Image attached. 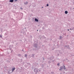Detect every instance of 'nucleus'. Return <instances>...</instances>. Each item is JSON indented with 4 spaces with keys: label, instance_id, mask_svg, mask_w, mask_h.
<instances>
[{
    "label": "nucleus",
    "instance_id": "1",
    "mask_svg": "<svg viewBox=\"0 0 74 74\" xmlns=\"http://www.w3.org/2000/svg\"><path fill=\"white\" fill-rule=\"evenodd\" d=\"M34 72L36 73V74H37V73H38V69L37 68H35L34 69Z\"/></svg>",
    "mask_w": 74,
    "mask_h": 74
},
{
    "label": "nucleus",
    "instance_id": "2",
    "mask_svg": "<svg viewBox=\"0 0 74 74\" xmlns=\"http://www.w3.org/2000/svg\"><path fill=\"white\" fill-rule=\"evenodd\" d=\"M34 47H36V48H37V47H38V45L37 44H34Z\"/></svg>",
    "mask_w": 74,
    "mask_h": 74
},
{
    "label": "nucleus",
    "instance_id": "3",
    "mask_svg": "<svg viewBox=\"0 0 74 74\" xmlns=\"http://www.w3.org/2000/svg\"><path fill=\"white\" fill-rule=\"evenodd\" d=\"M63 69V66H61L60 67V68L59 69V70L61 71V70H62V69Z\"/></svg>",
    "mask_w": 74,
    "mask_h": 74
},
{
    "label": "nucleus",
    "instance_id": "4",
    "mask_svg": "<svg viewBox=\"0 0 74 74\" xmlns=\"http://www.w3.org/2000/svg\"><path fill=\"white\" fill-rule=\"evenodd\" d=\"M8 71L9 74H11V73H12V72H11V70H9V71L8 70Z\"/></svg>",
    "mask_w": 74,
    "mask_h": 74
},
{
    "label": "nucleus",
    "instance_id": "5",
    "mask_svg": "<svg viewBox=\"0 0 74 74\" xmlns=\"http://www.w3.org/2000/svg\"><path fill=\"white\" fill-rule=\"evenodd\" d=\"M15 67L13 68L12 69V72L13 71H14V70H15Z\"/></svg>",
    "mask_w": 74,
    "mask_h": 74
},
{
    "label": "nucleus",
    "instance_id": "6",
    "mask_svg": "<svg viewBox=\"0 0 74 74\" xmlns=\"http://www.w3.org/2000/svg\"><path fill=\"white\" fill-rule=\"evenodd\" d=\"M35 21L36 22H38V20L36 18H35Z\"/></svg>",
    "mask_w": 74,
    "mask_h": 74
},
{
    "label": "nucleus",
    "instance_id": "7",
    "mask_svg": "<svg viewBox=\"0 0 74 74\" xmlns=\"http://www.w3.org/2000/svg\"><path fill=\"white\" fill-rule=\"evenodd\" d=\"M65 47H66V48L67 49H68V48H69V46L66 45L65 46Z\"/></svg>",
    "mask_w": 74,
    "mask_h": 74
},
{
    "label": "nucleus",
    "instance_id": "8",
    "mask_svg": "<svg viewBox=\"0 0 74 74\" xmlns=\"http://www.w3.org/2000/svg\"><path fill=\"white\" fill-rule=\"evenodd\" d=\"M65 14H68V11H65Z\"/></svg>",
    "mask_w": 74,
    "mask_h": 74
},
{
    "label": "nucleus",
    "instance_id": "9",
    "mask_svg": "<svg viewBox=\"0 0 74 74\" xmlns=\"http://www.w3.org/2000/svg\"><path fill=\"white\" fill-rule=\"evenodd\" d=\"M14 1V0H10V2H11V3H12Z\"/></svg>",
    "mask_w": 74,
    "mask_h": 74
},
{
    "label": "nucleus",
    "instance_id": "10",
    "mask_svg": "<svg viewBox=\"0 0 74 74\" xmlns=\"http://www.w3.org/2000/svg\"><path fill=\"white\" fill-rule=\"evenodd\" d=\"M63 67H64L63 68L64 69V70H66V67L64 65Z\"/></svg>",
    "mask_w": 74,
    "mask_h": 74
},
{
    "label": "nucleus",
    "instance_id": "11",
    "mask_svg": "<svg viewBox=\"0 0 74 74\" xmlns=\"http://www.w3.org/2000/svg\"><path fill=\"white\" fill-rule=\"evenodd\" d=\"M62 36H60V40L62 39Z\"/></svg>",
    "mask_w": 74,
    "mask_h": 74
},
{
    "label": "nucleus",
    "instance_id": "12",
    "mask_svg": "<svg viewBox=\"0 0 74 74\" xmlns=\"http://www.w3.org/2000/svg\"><path fill=\"white\" fill-rule=\"evenodd\" d=\"M25 57H27V54H25Z\"/></svg>",
    "mask_w": 74,
    "mask_h": 74
},
{
    "label": "nucleus",
    "instance_id": "13",
    "mask_svg": "<svg viewBox=\"0 0 74 74\" xmlns=\"http://www.w3.org/2000/svg\"><path fill=\"white\" fill-rule=\"evenodd\" d=\"M27 3H28V2H26V3H25L24 4H27Z\"/></svg>",
    "mask_w": 74,
    "mask_h": 74
},
{
    "label": "nucleus",
    "instance_id": "14",
    "mask_svg": "<svg viewBox=\"0 0 74 74\" xmlns=\"http://www.w3.org/2000/svg\"><path fill=\"white\" fill-rule=\"evenodd\" d=\"M18 56H21V55L20 54H19L18 55Z\"/></svg>",
    "mask_w": 74,
    "mask_h": 74
},
{
    "label": "nucleus",
    "instance_id": "15",
    "mask_svg": "<svg viewBox=\"0 0 74 74\" xmlns=\"http://www.w3.org/2000/svg\"><path fill=\"white\" fill-rule=\"evenodd\" d=\"M0 37H1V38H2V36L1 35H0Z\"/></svg>",
    "mask_w": 74,
    "mask_h": 74
},
{
    "label": "nucleus",
    "instance_id": "16",
    "mask_svg": "<svg viewBox=\"0 0 74 74\" xmlns=\"http://www.w3.org/2000/svg\"><path fill=\"white\" fill-rule=\"evenodd\" d=\"M34 54H32V57H34Z\"/></svg>",
    "mask_w": 74,
    "mask_h": 74
},
{
    "label": "nucleus",
    "instance_id": "17",
    "mask_svg": "<svg viewBox=\"0 0 74 74\" xmlns=\"http://www.w3.org/2000/svg\"><path fill=\"white\" fill-rule=\"evenodd\" d=\"M70 30H73V29H71V28H70Z\"/></svg>",
    "mask_w": 74,
    "mask_h": 74
},
{
    "label": "nucleus",
    "instance_id": "18",
    "mask_svg": "<svg viewBox=\"0 0 74 74\" xmlns=\"http://www.w3.org/2000/svg\"><path fill=\"white\" fill-rule=\"evenodd\" d=\"M48 63H51V61H49Z\"/></svg>",
    "mask_w": 74,
    "mask_h": 74
},
{
    "label": "nucleus",
    "instance_id": "19",
    "mask_svg": "<svg viewBox=\"0 0 74 74\" xmlns=\"http://www.w3.org/2000/svg\"><path fill=\"white\" fill-rule=\"evenodd\" d=\"M58 66H59V63L58 64Z\"/></svg>",
    "mask_w": 74,
    "mask_h": 74
},
{
    "label": "nucleus",
    "instance_id": "20",
    "mask_svg": "<svg viewBox=\"0 0 74 74\" xmlns=\"http://www.w3.org/2000/svg\"><path fill=\"white\" fill-rule=\"evenodd\" d=\"M49 5H48V4H47V6H49Z\"/></svg>",
    "mask_w": 74,
    "mask_h": 74
},
{
    "label": "nucleus",
    "instance_id": "21",
    "mask_svg": "<svg viewBox=\"0 0 74 74\" xmlns=\"http://www.w3.org/2000/svg\"><path fill=\"white\" fill-rule=\"evenodd\" d=\"M21 14L22 15V16H23V13H21Z\"/></svg>",
    "mask_w": 74,
    "mask_h": 74
},
{
    "label": "nucleus",
    "instance_id": "22",
    "mask_svg": "<svg viewBox=\"0 0 74 74\" xmlns=\"http://www.w3.org/2000/svg\"><path fill=\"white\" fill-rule=\"evenodd\" d=\"M43 29H44V27L42 28Z\"/></svg>",
    "mask_w": 74,
    "mask_h": 74
},
{
    "label": "nucleus",
    "instance_id": "23",
    "mask_svg": "<svg viewBox=\"0 0 74 74\" xmlns=\"http://www.w3.org/2000/svg\"><path fill=\"white\" fill-rule=\"evenodd\" d=\"M28 64H30V63H28Z\"/></svg>",
    "mask_w": 74,
    "mask_h": 74
},
{
    "label": "nucleus",
    "instance_id": "24",
    "mask_svg": "<svg viewBox=\"0 0 74 74\" xmlns=\"http://www.w3.org/2000/svg\"><path fill=\"white\" fill-rule=\"evenodd\" d=\"M67 30H68V31H69V29H67Z\"/></svg>",
    "mask_w": 74,
    "mask_h": 74
},
{
    "label": "nucleus",
    "instance_id": "25",
    "mask_svg": "<svg viewBox=\"0 0 74 74\" xmlns=\"http://www.w3.org/2000/svg\"><path fill=\"white\" fill-rule=\"evenodd\" d=\"M22 51H23V50L22 49Z\"/></svg>",
    "mask_w": 74,
    "mask_h": 74
},
{
    "label": "nucleus",
    "instance_id": "26",
    "mask_svg": "<svg viewBox=\"0 0 74 74\" xmlns=\"http://www.w3.org/2000/svg\"><path fill=\"white\" fill-rule=\"evenodd\" d=\"M43 60H44V58H43Z\"/></svg>",
    "mask_w": 74,
    "mask_h": 74
},
{
    "label": "nucleus",
    "instance_id": "27",
    "mask_svg": "<svg viewBox=\"0 0 74 74\" xmlns=\"http://www.w3.org/2000/svg\"><path fill=\"white\" fill-rule=\"evenodd\" d=\"M37 32H38V30H37Z\"/></svg>",
    "mask_w": 74,
    "mask_h": 74
},
{
    "label": "nucleus",
    "instance_id": "28",
    "mask_svg": "<svg viewBox=\"0 0 74 74\" xmlns=\"http://www.w3.org/2000/svg\"><path fill=\"white\" fill-rule=\"evenodd\" d=\"M39 71H40V70H39Z\"/></svg>",
    "mask_w": 74,
    "mask_h": 74
},
{
    "label": "nucleus",
    "instance_id": "29",
    "mask_svg": "<svg viewBox=\"0 0 74 74\" xmlns=\"http://www.w3.org/2000/svg\"><path fill=\"white\" fill-rule=\"evenodd\" d=\"M38 26H40V25H38Z\"/></svg>",
    "mask_w": 74,
    "mask_h": 74
},
{
    "label": "nucleus",
    "instance_id": "30",
    "mask_svg": "<svg viewBox=\"0 0 74 74\" xmlns=\"http://www.w3.org/2000/svg\"><path fill=\"white\" fill-rule=\"evenodd\" d=\"M70 33L71 32V31H70Z\"/></svg>",
    "mask_w": 74,
    "mask_h": 74
},
{
    "label": "nucleus",
    "instance_id": "31",
    "mask_svg": "<svg viewBox=\"0 0 74 74\" xmlns=\"http://www.w3.org/2000/svg\"><path fill=\"white\" fill-rule=\"evenodd\" d=\"M50 59H51V58H50Z\"/></svg>",
    "mask_w": 74,
    "mask_h": 74
},
{
    "label": "nucleus",
    "instance_id": "32",
    "mask_svg": "<svg viewBox=\"0 0 74 74\" xmlns=\"http://www.w3.org/2000/svg\"><path fill=\"white\" fill-rule=\"evenodd\" d=\"M21 60H22V59H21Z\"/></svg>",
    "mask_w": 74,
    "mask_h": 74
},
{
    "label": "nucleus",
    "instance_id": "33",
    "mask_svg": "<svg viewBox=\"0 0 74 74\" xmlns=\"http://www.w3.org/2000/svg\"><path fill=\"white\" fill-rule=\"evenodd\" d=\"M21 9H22V8H21Z\"/></svg>",
    "mask_w": 74,
    "mask_h": 74
}]
</instances>
